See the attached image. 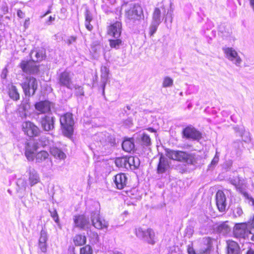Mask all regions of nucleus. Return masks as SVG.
Returning a JSON list of instances; mask_svg holds the SVG:
<instances>
[{
	"label": "nucleus",
	"instance_id": "obj_33",
	"mask_svg": "<svg viewBox=\"0 0 254 254\" xmlns=\"http://www.w3.org/2000/svg\"><path fill=\"white\" fill-rule=\"evenodd\" d=\"M110 46L112 48L118 49L122 44V40L118 38L109 40Z\"/></svg>",
	"mask_w": 254,
	"mask_h": 254
},
{
	"label": "nucleus",
	"instance_id": "obj_4",
	"mask_svg": "<svg viewBox=\"0 0 254 254\" xmlns=\"http://www.w3.org/2000/svg\"><path fill=\"white\" fill-rule=\"evenodd\" d=\"M35 163L38 165L44 163L42 165V170L49 171L52 169L53 162L49 158V154L46 151H41L37 152L35 156Z\"/></svg>",
	"mask_w": 254,
	"mask_h": 254
},
{
	"label": "nucleus",
	"instance_id": "obj_50",
	"mask_svg": "<svg viewBox=\"0 0 254 254\" xmlns=\"http://www.w3.org/2000/svg\"><path fill=\"white\" fill-rule=\"evenodd\" d=\"M234 129L236 132H238L239 135L242 136L244 133V128L243 127H234Z\"/></svg>",
	"mask_w": 254,
	"mask_h": 254
},
{
	"label": "nucleus",
	"instance_id": "obj_41",
	"mask_svg": "<svg viewBox=\"0 0 254 254\" xmlns=\"http://www.w3.org/2000/svg\"><path fill=\"white\" fill-rule=\"evenodd\" d=\"M233 147L237 150V154L240 156L241 154V149L243 147V143L241 141H237L233 143Z\"/></svg>",
	"mask_w": 254,
	"mask_h": 254
},
{
	"label": "nucleus",
	"instance_id": "obj_40",
	"mask_svg": "<svg viewBox=\"0 0 254 254\" xmlns=\"http://www.w3.org/2000/svg\"><path fill=\"white\" fill-rule=\"evenodd\" d=\"M73 87L75 89V95L76 96H84V90L83 88L79 86L78 85H75Z\"/></svg>",
	"mask_w": 254,
	"mask_h": 254
},
{
	"label": "nucleus",
	"instance_id": "obj_25",
	"mask_svg": "<svg viewBox=\"0 0 254 254\" xmlns=\"http://www.w3.org/2000/svg\"><path fill=\"white\" fill-rule=\"evenodd\" d=\"M50 152L51 154L57 158L60 159H64L66 157V155L61 149L57 147H52L50 148Z\"/></svg>",
	"mask_w": 254,
	"mask_h": 254
},
{
	"label": "nucleus",
	"instance_id": "obj_21",
	"mask_svg": "<svg viewBox=\"0 0 254 254\" xmlns=\"http://www.w3.org/2000/svg\"><path fill=\"white\" fill-rule=\"evenodd\" d=\"M114 183L118 189L122 190L127 185V178L124 173L118 174L115 176Z\"/></svg>",
	"mask_w": 254,
	"mask_h": 254
},
{
	"label": "nucleus",
	"instance_id": "obj_58",
	"mask_svg": "<svg viewBox=\"0 0 254 254\" xmlns=\"http://www.w3.org/2000/svg\"><path fill=\"white\" fill-rule=\"evenodd\" d=\"M1 8L4 14H5L8 12V7L5 4L2 5Z\"/></svg>",
	"mask_w": 254,
	"mask_h": 254
},
{
	"label": "nucleus",
	"instance_id": "obj_42",
	"mask_svg": "<svg viewBox=\"0 0 254 254\" xmlns=\"http://www.w3.org/2000/svg\"><path fill=\"white\" fill-rule=\"evenodd\" d=\"M147 230H143L141 228H138L135 229V235L138 238L140 239H143L144 237V235L146 233Z\"/></svg>",
	"mask_w": 254,
	"mask_h": 254
},
{
	"label": "nucleus",
	"instance_id": "obj_56",
	"mask_svg": "<svg viewBox=\"0 0 254 254\" xmlns=\"http://www.w3.org/2000/svg\"><path fill=\"white\" fill-rule=\"evenodd\" d=\"M188 252L189 254H196L193 248L190 246L188 248Z\"/></svg>",
	"mask_w": 254,
	"mask_h": 254
},
{
	"label": "nucleus",
	"instance_id": "obj_27",
	"mask_svg": "<svg viewBox=\"0 0 254 254\" xmlns=\"http://www.w3.org/2000/svg\"><path fill=\"white\" fill-rule=\"evenodd\" d=\"M144 237L143 238V240L147 242L149 244H154V232L151 229H147V232H145Z\"/></svg>",
	"mask_w": 254,
	"mask_h": 254
},
{
	"label": "nucleus",
	"instance_id": "obj_60",
	"mask_svg": "<svg viewBox=\"0 0 254 254\" xmlns=\"http://www.w3.org/2000/svg\"><path fill=\"white\" fill-rule=\"evenodd\" d=\"M246 254H254V251L252 249L250 248L248 250Z\"/></svg>",
	"mask_w": 254,
	"mask_h": 254
},
{
	"label": "nucleus",
	"instance_id": "obj_45",
	"mask_svg": "<svg viewBox=\"0 0 254 254\" xmlns=\"http://www.w3.org/2000/svg\"><path fill=\"white\" fill-rule=\"evenodd\" d=\"M219 31L222 34V36L223 38L230 36L232 33L231 30L227 29V30H223L222 27H219Z\"/></svg>",
	"mask_w": 254,
	"mask_h": 254
},
{
	"label": "nucleus",
	"instance_id": "obj_38",
	"mask_svg": "<svg viewBox=\"0 0 254 254\" xmlns=\"http://www.w3.org/2000/svg\"><path fill=\"white\" fill-rule=\"evenodd\" d=\"M48 240L47 232L45 228H42L40 232V236L39 239V242L40 243H46Z\"/></svg>",
	"mask_w": 254,
	"mask_h": 254
},
{
	"label": "nucleus",
	"instance_id": "obj_14",
	"mask_svg": "<svg viewBox=\"0 0 254 254\" xmlns=\"http://www.w3.org/2000/svg\"><path fill=\"white\" fill-rule=\"evenodd\" d=\"M183 133V136L187 139L199 140L201 138V133L191 127H188L184 128Z\"/></svg>",
	"mask_w": 254,
	"mask_h": 254
},
{
	"label": "nucleus",
	"instance_id": "obj_44",
	"mask_svg": "<svg viewBox=\"0 0 254 254\" xmlns=\"http://www.w3.org/2000/svg\"><path fill=\"white\" fill-rule=\"evenodd\" d=\"M21 107L25 111H28L30 109V105L29 103V99L28 98L22 102Z\"/></svg>",
	"mask_w": 254,
	"mask_h": 254
},
{
	"label": "nucleus",
	"instance_id": "obj_49",
	"mask_svg": "<svg viewBox=\"0 0 254 254\" xmlns=\"http://www.w3.org/2000/svg\"><path fill=\"white\" fill-rule=\"evenodd\" d=\"M246 224H247L248 227L250 229L251 233L252 234L254 233V216L252 221H250Z\"/></svg>",
	"mask_w": 254,
	"mask_h": 254
},
{
	"label": "nucleus",
	"instance_id": "obj_6",
	"mask_svg": "<svg viewBox=\"0 0 254 254\" xmlns=\"http://www.w3.org/2000/svg\"><path fill=\"white\" fill-rule=\"evenodd\" d=\"M121 14L125 16H144L142 7L138 4L125 3L122 5Z\"/></svg>",
	"mask_w": 254,
	"mask_h": 254
},
{
	"label": "nucleus",
	"instance_id": "obj_23",
	"mask_svg": "<svg viewBox=\"0 0 254 254\" xmlns=\"http://www.w3.org/2000/svg\"><path fill=\"white\" fill-rule=\"evenodd\" d=\"M163 19H161V17H153L150 27L149 34L151 36H153L156 32L158 26L161 23Z\"/></svg>",
	"mask_w": 254,
	"mask_h": 254
},
{
	"label": "nucleus",
	"instance_id": "obj_55",
	"mask_svg": "<svg viewBox=\"0 0 254 254\" xmlns=\"http://www.w3.org/2000/svg\"><path fill=\"white\" fill-rule=\"evenodd\" d=\"M82 9L84 10L85 16H90V13L88 10L86 6H84L82 8Z\"/></svg>",
	"mask_w": 254,
	"mask_h": 254
},
{
	"label": "nucleus",
	"instance_id": "obj_64",
	"mask_svg": "<svg viewBox=\"0 0 254 254\" xmlns=\"http://www.w3.org/2000/svg\"><path fill=\"white\" fill-rule=\"evenodd\" d=\"M148 130L152 132L154 131V129L153 128H150V127L148 128Z\"/></svg>",
	"mask_w": 254,
	"mask_h": 254
},
{
	"label": "nucleus",
	"instance_id": "obj_62",
	"mask_svg": "<svg viewBox=\"0 0 254 254\" xmlns=\"http://www.w3.org/2000/svg\"><path fill=\"white\" fill-rule=\"evenodd\" d=\"M22 12L21 10H18L17 11V16H20L21 14H22Z\"/></svg>",
	"mask_w": 254,
	"mask_h": 254
},
{
	"label": "nucleus",
	"instance_id": "obj_53",
	"mask_svg": "<svg viewBox=\"0 0 254 254\" xmlns=\"http://www.w3.org/2000/svg\"><path fill=\"white\" fill-rule=\"evenodd\" d=\"M76 40V37L73 36H71L68 38V39L67 40V43L68 45H70L74 43Z\"/></svg>",
	"mask_w": 254,
	"mask_h": 254
},
{
	"label": "nucleus",
	"instance_id": "obj_8",
	"mask_svg": "<svg viewBox=\"0 0 254 254\" xmlns=\"http://www.w3.org/2000/svg\"><path fill=\"white\" fill-rule=\"evenodd\" d=\"M233 233L236 238L248 239H249V236L252 234L246 223L236 224L234 228Z\"/></svg>",
	"mask_w": 254,
	"mask_h": 254
},
{
	"label": "nucleus",
	"instance_id": "obj_2",
	"mask_svg": "<svg viewBox=\"0 0 254 254\" xmlns=\"http://www.w3.org/2000/svg\"><path fill=\"white\" fill-rule=\"evenodd\" d=\"M166 156L171 159L193 165L196 163L197 157L194 153H189L183 151L165 149Z\"/></svg>",
	"mask_w": 254,
	"mask_h": 254
},
{
	"label": "nucleus",
	"instance_id": "obj_15",
	"mask_svg": "<svg viewBox=\"0 0 254 254\" xmlns=\"http://www.w3.org/2000/svg\"><path fill=\"white\" fill-rule=\"evenodd\" d=\"M53 103L48 100L41 101L35 104V109L41 114L48 113L51 111Z\"/></svg>",
	"mask_w": 254,
	"mask_h": 254
},
{
	"label": "nucleus",
	"instance_id": "obj_11",
	"mask_svg": "<svg viewBox=\"0 0 254 254\" xmlns=\"http://www.w3.org/2000/svg\"><path fill=\"white\" fill-rule=\"evenodd\" d=\"M40 147V144L37 142H26L25 145V155L29 161L34 159V152Z\"/></svg>",
	"mask_w": 254,
	"mask_h": 254
},
{
	"label": "nucleus",
	"instance_id": "obj_17",
	"mask_svg": "<svg viewBox=\"0 0 254 254\" xmlns=\"http://www.w3.org/2000/svg\"><path fill=\"white\" fill-rule=\"evenodd\" d=\"M122 32V24L121 22L117 21L111 24L108 29V34L115 38L120 37Z\"/></svg>",
	"mask_w": 254,
	"mask_h": 254
},
{
	"label": "nucleus",
	"instance_id": "obj_48",
	"mask_svg": "<svg viewBox=\"0 0 254 254\" xmlns=\"http://www.w3.org/2000/svg\"><path fill=\"white\" fill-rule=\"evenodd\" d=\"M38 247L42 252L46 253L47 249V244L46 243H38Z\"/></svg>",
	"mask_w": 254,
	"mask_h": 254
},
{
	"label": "nucleus",
	"instance_id": "obj_5",
	"mask_svg": "<svg viewBox=\"0 0 254 254\" xmlns=\"http://www.w3.org/2000/svg\"><path fill=\"white\" fill-rule=\"evenodd\" d=\"M60 123L63 128V132L67 136H70L73 132V126L74 124L72 114L67 113L60 118Z\"/></svg>",
	"mask_w": 254,
	"mask_h": 254
},
{
	"label": "nucleus",
	"instance_id": "obj_39",
	"mask_svg": "<svg viewBox=\"0 0 254 254\" xmlns=\"http://www.w3.org/2000/svg\"><path fill=\"white\" fill-rule=\"evenodd\" d=\"M80 254H93V250L91 247L88 245L81 248Z\"/></svg>",
	"mask_w": 254,
	"mask_h": 254
},
{
	"label": "nucleus",
	"instance_id": "obj_18",
	"mask_svg": "<svg viewBox=\"0 0 254 254\" xmlns=\"http://www.w3.org/2000/svg\"><path fill=\"white\" fill-rule=\"evenodd\" d=\"M226 244V254H241L240 246L237 242L232 240H228Z\"/></svg>",
	"mask_w": 254,
	"mask_h": 254
},
{
	"label": "nucleus",
	"instance_id": "obj_7",
	"mask_svg": "<svg viewBox=\"0 0 254 254\" xmlns=\"http://www.w3.org/2000/svg\"><path fill=\"white\" fill-rule=\"evenodd\" d=\"M222 51L226 59L232 62L236 66H240L242 60L234 49L232 47H224L222 48Z\"/></svg>",
	"mask_w": 254,
	"mask_h": 254
},
{
	"label": "nucleus",
	"instance_id": "obj_34",
	"mask_svg": "<svg viewBox=\"0 0 254 254\" xmlns=\"http://www.w3.org/2000/svg\"><path fill=\"white\" fill-rule=\"evenodd\" d=\"M212 247V243L211 240H207V244L205 247L200 250V253L202 254H207L209 253Z\"/></svg>",
	"mask_w": 254,
	"mask_h": 254
},
{
	"label": "nucleus",
	"instance_id": "obj_37",
	"mask_svg": "<svg viewBox=\"0 0 254 254\" xmlns=\"http://www.w3.org/2000/svg\"><path fill=\"white\" fill-rule=\"evenodd\" d=\"M173 80L169 76H166L164 78L162 86L164 88L170 87L173 85Z\"/></svg>",
	"mask_w": 254,
	"mask_h": 254
},
{
	"label": "nucleus",
	"instance_id": "obj_57",
	"mask_svg": "<svg viewBox=\"0 0 254 254\" xmlns=\"http://www.w3.org/2000/svg\"><path fill=\"white\" fill-rule=\"evenodd\" d=\"M160 14V10H159V9L158 8H155L154 11L153 16H159Z\"/></svg>",
	"mask_w": 254,
	"mask_h": 254
},
{
	"label": "nucleus",
	"instance_id": "obj_16",
	"mask_svg": "<svg viewBox=\"0 0 254 254\" xmlns=\"http://www.w3.org/2000/svg\"><path fill=\"white\" fill-rule=\"evenodd\" d=\"M216 201L217 208L219 211L224 212L227 206L226 198L224 192L218 190L216 194Z\"/></svg>",
	"mask_w": 254,
	"mask_h": 254
},
{
	"label": "nucleus",
	"instance_id": "obj_54",
	"mask_svg": "<svg viewBox=\"0 0 254 254\" xmlns=\"http://www.w3.org/2000/svg\"><path fill=\"white\" fill-rule=\"evenodd\" d=\"M132 124V121L131 119L128 118L124 122V124L127 126L129 127Z\"/></svg>",
	"mask_w": 254,
	"mask_h": 254
},
{
	"label": "nucleus",
	"instance_id": "obj_13",
	"mask_svg": "<svg viewBox=\"0 0 254 254\" xmlns=\"http://www.w3.org/2000/svg\"><path fill=\"white\" fill-rule=\"evenodd\" d=\"M91 219L93 226L98 229L107 228L108 226L107 222L102 219L97 212H93L91 213Z\"/></svg>",
	"mask_w": 254,
	"mask_h": 254
},
{
	"label": "nucleus",
	"instance_id": "obj_63",
	"mask_svg": "<svg viewBox=\"0 0 254 254\" xmlns=\"http://www.w3.org/2000/svg\"><path fill=\"white\" fill-rule=\"evenodd\" d=\"M113 254H123L118 251H115V252H113Z\"/></svg>",
	"mask_w": 254,
	"mask_h": 254
},
{
	"label": "nucleus",
	"instance_id": "obj_36",
	"mask_svg": "<svg viewBox=\"0 0 254 254\" xmlns=\"http://www.w3.org/2000/svg\"><path fill=\"white\" fill-rule=\"evenodd\" d=\"M142 144L145 146H149L151 144V139L150 137L146 133H143L142 134L141 137Z\"/></svg>",
	"mask_w": 254,
	"mask_h": 254
},
{
	"label": "nucleus",
	"instance_id": "obj_20",
	"mask_svg": "<svg viewBox=\"0 0 254 254\" xmlns=\"http://www.w3.org/2000/svg\"><path fill=\"white\" fill-rule=\"evenodd\" d=\"M74 223L76 227L81 229H85L88 228L89 222L84 215H78L74 216Z\"/></svg>",
	"mask_w": 254,
	"mask_h": 254
},
{
	"label": "nucleus",
	"instance_id": "obj_10",
	"mask_svg": "<svg viewBox=\"0 0 254 254\" xmlns=\"http://www.w3.org/2000/svg\"><path fill=\"white\" fill-rule=\"evenodd\" d=\"M23 131L29 137L38 136L40 134L41 130L33 123L27 121L23 123Z\"/></svg>",
	"mask_w": 254,
	"mask_h": 254
},
{
	"label": "nucleus",
	"instance_id": "obj_29",
	"mask_svg": "<svg viewBox=\"0 0 254 254\" xmlns=\"http://www.w3.org/2000/svg\"><path fill=\"white\" fill-rule=\"evenodd\" d=\"M122 147L125 151L130 152L134 147L133 140L131 139L125 140L122 143Z\"/></svg>",
	"mask_w": 254,
	"mask_h": 254
},
{
	"label": "nucleus",
	"instance_id": "obj_47",
	"mask_svg": "<svg viewBox=\"0 0 254 254\" xmlns=\"http://www.w3.org/2000/svg\"><path fill=\"white\" fill-rule=\"evenodd\" d=\"M92 17H86L85 25L86 28L89 31L92 30L93 28L92 25L90 24V22L92 21Z\"/></svg>",
	"mask_w": 254,
	"mask_h": 254
},
{
	"label": "nucleus",
	"instance_id": "obj_3",
	"mask_svg": "<svg viewBox=\"0 0 254 254\" xmlns=\"http://www.w3.org/2000/svg\"><path fill=\"white\" fill-rule=\"evenodd\" d=\"M21 85L25 95L29 98L35 94L38 88V81L35 77L28 76L26 77Z\"/></svg>",
	"mask_w": 254,
	"mask_h": 254
},
{
	"label": "nucleus",
	"instance_id": "obj_1",
	"mask_svg": "<svg viewBox=\"0 0 254 254\" xmlns=\"http://www.w3.org/2000/svg\"><path fill=\"white\" fill-rule=\"evenodd\" d=\"M31 61H22L20 67L22 71L26 73L38 75L39 73V67L33 62L42 61L45 58V53L42 50H33L30 54Z\"/></svg>",
	"mask_w": 254,
	"mask_h": 254
},
{
	"label": "nucleus",
	"instance_id": "obj_19",
	"mask_svg": "<svg viewBox=\"0 0 254 254\" xmlns=\"http://www.w3.org/2000/svg\"><path fill=\"white\" fill-rule=\"evenodd\" d=\"M170 162L168 159L163 155H161L157 166V172L158 174H163L169 168Z\"/></svg>",
	"mask_w": 254,
	"mask_h": 254
},
{
	"label": "nucleus",
	"instance_id": "obj_32",
	"mask_svg": "<svg viewBox=\"0 0 254 254\" xmlns=\"http://www.w3.org/2000/svg\"><path fill=\"white\" fill-rule=\"evenodd\" d=\"M86 241L85 236L81 235H77L73 239L74 243L76 246H82L86 243Z\"/></svg>",
	"mask_w": 254,
	"mask_h": 254
},
{
	"label": "nucleus",
	"instance_id": "obj_43",
	"mask_svg": "<svg viewBox=\"0 0 254 254\" xmlns=\"http://www.w3.org/2000/svg\"><path fill=\"white\" fill-rule=\"evenodd\" d=\"M17 185L21 189L25 190L27 186V182L25 179L20 178L18 179Z\"/></svg>",
	"mask_w": 254,
	"mask_h": 254
},
{
	"label": "nucleus",
	"instance_id": "obj_12",
	"mask_svg": "<svg viewBox=\"0 0 254 254\" xmlns=\"http://www.w3.org/2000/svg\"><path fill=\"white\" fill-rule=\"evenodd\" d=\"M39 122L41 127L45 131L52 130L54 128L55 118L53 117L43 116L40 119Z\"/></svg>",
	"mask_w": 254,
	"mask_h": 254
},
{
	"label": "nucleus",
	"instance_id": "obj_46",
	"mask_svg": "<svg viewBox=\"0 0 254 254\" xmlns=\"http://www.w3.org/2000/svg\"><path fill=\"white\" fill-rule=\"evenodd\" d=\"M243 213L241 207L237 206L233 210V215L235 217L241 216Z\"/></svg>",
	"mask_w": 254,
	"mask_h": 254
},
{
	"label": "nucleus",
	"instance_id": "obj_61",
	"mask_svg": "<svg viewBox=\"0 0 254 254\" xmlns=\"http://www.w3.org/2000/svg\"><path fill=\"white\" fill-rule=\"evenodd\" d=\"M251 239L252 241H254V233H253V234H252L250 236H249V239Z\"/></svg>",
	"mask_w": 254,
	"mask_h": 254
},
{
	"label": "nucleus",
	"instance_id": "obj_35",
	"mask_svg": "<svg viewBox=\"0 0 254 254\" xmlns=\"http://www.w3.org/2000/svg\"><path fill=\"white\" fill-rule=\"evenodd\" d=\"M219 160V153L216 150L215 155L211 162V163L208 166L209 170L213 169L218 164Z\"/></svg>",
	"mask_w": 254,
	"mask_h": 254
},
{
	"label": "nucleus",
	"instance_id": "obj_28",
	"mask_svg": "<svg viewBox=\"0 0 254 254\" xmlns=\"http://www.w3.org/2000/svg\"><path fill=\"white\" fill-rule=\"evenodd\" d=\"M8 95L9 97L14 101H17L20 98V95L16 86L11 85L9 88Z\"/></svg>",
	"mask_w": 254,
	"mask_h": 254
},
{
	"label": "nucleus",
	"instance_id": "obj_30",
	"mask_svg": "<svg viewBox=\"0 0 254 254\" xmlns=\"http://www.w3.org/2000/svg\"><path fill=\"white\" fill-rule=\"evenodd\" d=\"M101 77L102 78V81L103 84V91L105 86L106 82L107 81L108 78V74L109 70L106 66H102L101 67Z\"/></svg>",
	"mask_w": 254,
	"mask_h": 254
},
{
	"label": "nucleus",
	"instance_id": "obj_31",
	"mask_svg": "<svg viewBox=\"0 0 254 254\" xmlns=\"http://www.w3.org/2000/svg\"><path fill=\"white\" fill-rule=\"evenodd\" d=\"M128 164L129 165V168L131 169V166L133 168H137L140 165L139 159L138 157L130 156L127 159Z\"/></svg>",
	"mask_w": 254,
	"mask_h": 254
},
{
	"label": "nucleus",
	"instance_id": "obj_24",
	"mask_svg": "<svg viewBox=\"0 0 254 254\" xmlns=\"http://www.w3.org/2000/svg\"><path fill=\"white\" fill-rule=\"evenodd\" d=\"M216 231L218 233L225 235L230 232V228L227 224V222H225L218 224L216 228Z\"/></svg>",
	"mask_w": 254,
	"mask_h": 254
},
{
	"label": "nucleus",
	"instance_id": "obj_51",
	"mask_svg": "<svg viewBox=\"0 0 254 254\" xmlns=\"http://www.w3.org/2000/svg\"><path fill=\"white\" fill-rule=\"evenodd\" d=\"M51 216L53 218L56 222H58L59 220L58 215L56 210H54L53 212H51Z\"/></svg>",
	"mask_w": 254,
	"mask_h": 254
},
{
	"label": "nucleus",
	"instance_id": "obj_26",
	"mask_svg": "<svg viewBox=\"0 0 254 254\" xmlns=\"http://www.w3.org/2000/svg\"><path fill=\"white\" fill-rule=\"evenodd\" d=\"M127 159L128 157L117 158L115 161L116 165L118 167L128 169L129 165L128 164Z\"/></svg>",
	"mask_w": 254,
	"mask_h": 254
},
{
	"label": "nucleus",
	"instance_id": "obj_52",
	"mask_svg": "<svg viewBox=\"0 0 254 254\" xmlns=\"http://www.w3.org/2000/svg\"><path fill=\"white\" fill-rule=\"evenodd\" d=\"M52 9H53L52 5H49L47 10H46V11L45 12V13L42 16H46L50 13H51Z\"/></svg>",
	"mask_w": 254,
	"mask_h": 254
},
{
	"label": "nucleus",
	"instance_id": "obj_22",
	"mask_svg": "<svg viewBox=\"0 0 254 254\" xmlns=\"http://www.w3.org/2000/svg\"><path fill=\"white\" fill-rule=\"evenodd\" d=\"M28 172L29 184L31 187H32L40 182V178L38 173L34 169L30 168Z\"/></svg>",
	"mask_w": 254,
	"mask_h": 254
},
{
	"label": "nucleus",
	"instance_id": "obj_9",
	"mask_svg": "<svg viewBox=\"0 0 254 254\" xmlns=\"http://www.w3.org/2000/svg\"><path fill=\"white\" fill-rule=\"evenodd\" d=\"M72 78L73 73L65 70L59 75L58 83L61 86H64L69 89H72L73 87Z\"/></svg>",
	"mask_w": 254,
	"mask_h": 254
},
{
	"label": "nucleus",
	"instance_id": "obj_59",
	"mask_svg": "<svg viewBox=\"0 0 254 254\" xmlns=\"http://www.w3.org/2000/svg\"><path fill=\"white\" fill-rule=\"evenodd\" d=\"M55 19V17H49L48 19V21H47V23L48 25H50L53 21H54Z\"/></svg>",
	"mask_w": 254,
	"mask_h": 254
}]
</instances>
